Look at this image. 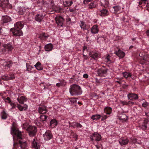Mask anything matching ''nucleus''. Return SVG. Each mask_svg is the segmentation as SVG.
Instances as JSON below:
<instances>
[{
    "label": "nucleus",
    "mask_w": 149,
    "mask_h": 149,
    "mask_svg": "<svg viewBox=\"0 0 149 149\" xmlns=\"http://www.w3.org/2000/svg\"><path fill=\"white\" fill-rule=\"evenodd\" d=\"M11 134L13 135V138L14 139L17 137L19 140L18 143L13 144L14 147L17 148L18 147L19 149H24L27 146L26 143L24 141L22 140V135L21 132L19 131L18 129L15 128H12L11 131Z\"/></svg>",
    "instance_id": "f257e3e1"
},
{
    "label": "nucleus",
    "mask_w": 149,
    "mask_h": 149,
    "mask_svg": "<svg viewBox=\"0 0 149 149\" xmlns=\"http://www.w3.org/2000/svg\"><path fill=\"white\" fill-rule=\"evenodd\" d=\"M69 90L70 93L72 96L80 95L82 92L80 86L76 84L71 85L70 86Z\"/></svg>",
    "instance_id": "f03ea898"
},
{
    "label": "nucleus",
    "mask_w": 149,
    "mask_h": 149,
    "mask_svg": "<svg viewBox=\"0 0 149 149\" xmlns=\"http://www.w3.org/2000/svg\"><path fill=\"white\" fill-rule=\"evenodd\" d=\"M2 47L3 48L2 49V51L3 53H10L13 48L12 45L10 43L3 44Z\"/></svg>",
    "instance_id": "7ed1b4c3"
},
{
    "label": "nucleus",
    "mask_w": 149,
    "mask_h": 149,
    "mask_svg": "<svg viewBox=\"0 0 149 149\" xmlns=\"http://www.w3.org/2000/svg\"><path fill=\"white\" fill-rule=\"evenodd\" d=\"M36 127L35 126H29L26 130L28 132L30 136L35 135L37 131Z\"/></svg>",
    "instance_id": "20e7f679"
},
{
    "label": "nucleus",
    "mask_w": 149,
    "mask_h": 149,
    "mask_svg": "<svg viewBox=\"0 0 149 149\" xmlns=\"http://www.w3.org/2000/svg\"><path fill=\"white\" fill-rule=\"evenodd\" d=\"M89 56L91 58V60L93 59L96 61L100 57V54L99 53L93 51L89 52Z\"/></svg>",
    "instance_id": "39448f33"
},
{
    "label": "nucleus",
    "mask_w": 149,
    "mask_h": 149,
    "mask_svg": "<svg viewBox=\"0 0 149 149\" xmlns=\"http://www.w3.org/2000/svg\"><path fill=\"white\" fill-rule=\"evenodd\" d=\"M0 7L2 8H11L12 7V5L8 3V0L4 1L0 0Z\"/></svg>",
    "instance_id": "423d86ee"
},
{
    "label": "nucleus",
    "mask_w": 149,
    "mask_h": 149,
    "mask_svg": "<svg viewBox=\"0 0 149 149\" xmlns=\"http://www.w3.org/2000/svg\"><path fill=\"white\" fill-rule=\"evenodd\" d=\"M10 31L12 32L13 34L16 36H20L23 35V33L21 29L17 28H12L10 29Z\"/></svg>",
    "instance_id": "0eeeda50"
},
{
    "label": "nucleus",
    "mask_w": 149,
    "mask_h": 149,
    "mask_svg": "<svg viewBox=\"0 0 149 149\" xmlns=\"http://www.w3.org/2000/svg\"><path fill=\"white\" fill-rule=\"evenodd\" d=\"M15 77L14 74H10L9 75H4L1 76V79L3 80L8 81L13 79Z\"/></svg>",
    "instance_id": "6e6552de"
},
{
    "label": "nucleus",
    "mask_w": 149,
    "mask_h": 149,
    "mask_svg": "<svg viewBox=\"0 0 149 149\" xmlns=\"http://www.w3.org/2000/svg\"><path fill=\"white\" fill-rule=\"evenodd\" d=\"M45 139L46 140H49L51 139L52 137V134L51 132L49 130H47L45 134H43Z\"/></svg>",
    "instance_id": "1a4fd4ad"
},
{
    "label": "nucleus",
    "mask_w": 149,
    "mask_h": 149,
    "mask_svg": "<svg viewBox=\"0 0 149 149\" xmlns=\"http://www.w3.org/2000/svg\"><path fill=\"white\" fill-rule=\"evenodd\" d=\"M107 69H101L98 70L97 72L99 76L101 77H106L107 75Z\"/></svg>",
    "instance_id": "9d476101"
},
{
    "label": "nucleus",
    "mask_w": 149,
    "mask_h": 149,
    "mask_svg": "<svg viewBox=\"0 0 149 149\" xmlns=\"http://www.w3.org/2000/svg\"><path fill=\"white\" fill-rule=\"evenodd\" d=\"M114 54L118 56L120 59L123 58L125 55V53L120 49H118V51H115Z\"/></svg>",
    "instance_id": "9b49d317"
},
{
    "label": "nucleus",
    "mask_w": 149,
    "mask_h": 149,
    "mask_svg": "<svg viewBox=\"0 0 149 149\" xmlns=\"http://www.w3.org/2000/svg\"><path fill=\"white\" fill-rule=\"evenodd\" d=\"M101 138V135L97 133H94L91 137V139L93 141H100Z\"/></svg>",
    "instance_id": "f8f14e48"
},
{
    "label": "nucleus",
    "mask_w": 149,
    "mask_h": 149,
    "mask_svg": "<svg viewBox=\"0 0 149 149\" xmlns=\"http://www.w3.org/2000/svg\"><path fill=\"white\" fill-rule=\"evenodd\" d=\"M31 146L34 149H39L40 148V145L38 142V141L35 139H33L31 144Z\"/></svg>",
    "instance_id": "ddd939ff"
},
{
    "label": "nucleus",
    "mask_w": 149,
    "mask_h": 149,
    "mask_svg": "<svg viewBox=\"0 0 149 149\" xmlns=\"http://www.w3.org/2000/svg\"><path fill=\"white\" fill-rule=\"evenodd\" d=\"M56 21L58 25L59 26H62L63 23V19L62 17L58 16L56 17Z\"/></svg>",
    "instance_id": "4468645a"
},
{
    "label": "nucleus",
    "mask_w": 149,
    "mask_h": 149,
    "mask_svg": "<svg viewBox=\"0 0 149 149\" xmlns=\"http://www.w3.org/2000/svg\"><path fill=\"white\" fill-rule=\"evenodd\" d=\"M149 120L147 119H145L143 120L142 125H141L139 126L140 128L143 130H145L147 129V125L148 123Z\"/></svg>",
    "instance_id": "2eb2a0df"
},
{
    "label": "nucleus",
    "mask_w": 149,
    "mask_h": 149,
    "mask_svg": "<svg viewBox=\"0 0 149 149\" xmlns=\"http://www.w3.org/2000/svg\"><path fill=\"white\" fill-rule=\"evenodd\" d=\"M127 96L128 99L131 100H136L138 98V95L135 93H130L128 94Z\"/></svg>",
    "instance_id": "dca6fc26"
},
{
    "label": "nucleus",
    "mask_w": 149,
    "mask_h": 149,
    "mask_svg": "<svg viewBox=\"0 0 149 149\" xmlns=\"http://www.w3.org/2000/svg\"><path fill=\"white\" fill-rule=\"evenodd\" d=\"M24 22H18L14 24V28L18 29H21L24 26Z\"/></svg>",
    "instance_id": "f3484780"
},
{
    "label": "nucleus",
    "mask_w": 149,
    "mask_h": 149,
    "mask_svg": "<svg viewBox=\"0 0 149 149\" xmlns=\"http://www.w3.org/2000/svg\"><path fill=\"white\" fill-rule=\"evenodd\" d=\"M119 143L121 146L126 145L128 144L129 140L128 139L121 138L119 140Z\"/></svg>",
    "instance_id": "a211bd4d"
},
{
    "label": "nucleus",
    "mask_w": 149,
    "mask_h": 149,
    "mask_svg": "<svg viewBox=\"0 0 149 149\" xmlns=\"http://www.w3.org/2000/svg\"><path fill=\"white\" fill-rule=\"evenodd\" d=\"M44 16L42 14H37L35 17V20L38 22H41L43 19Z\"/></svg>",
    "instance_id": "6ab92c4d"
},
{
    "label": "nucleus",
    "mask_w": 149,
    "mask_h": 149,
    "mask_svg": "<svg viewBox=\"0 0 149 149\" xmlns=\"http://www.w3.org/2000/svg\"><path fill=\"white\" fill-rule=\"evenodd\" d=\"M99 31L98 26L95 24L91 28V32L93 34H95L98 32Z\"/></svg>",
    "instance_id": "aec40b11"
},
{
    "label": "nucleus",
    "mask_w": 149,
    "mask_h": 149,
    "mask_svg": "<svg viewBox=\"0 0 149 149\" xmlns=\"http://www.w3.org/2000/svg\"><path fill=\"white\" fill-rule=\"evenodd\" d=\"M38 110L39 113L42 114L45 113L47 111L46 107L44 106L39 107Z\"/></svg>",
    "instance_id": "412c9836"
},
{
    "label": "nucleus",
    "mask_w": 149,
    "mask_h": 149,
    "mask_svg": "<svg viewBox=\"0 0 149 149\" xmlns=\"http://www.w3.org/2000/svg\"><path fill=\"white\" fill-rule=\"evenodd\" d=\"M11 21V18L8 16H3L2 17V21L3 23H7L10 22Z\"/></svg>",
    "instance_id": "4be33fe9"
},
{
    "label": "nucleus",
    "mask_w": 149,
    "mask_h": 149,
    "mask_svg": "<svg viewBox=\"0 0 149 149\" xmlns=\"http://www.w3.org/2000/svg\"><path fill=\"white\" fill-rule=\"evenodd\" d=\"M49 36V35L47 34L42 33L40 35L39 38L41 40H46Z\"/></svg>",
    "instance_id": "5701e85b"
},
{
    "label": "nucleus",
    "mask_w": 149,
    "mask_h": 149,
    "mask_svg": "<svg viewBox=\"0 0 149 149\" xmlns=\"http://www.w3.org/2000/svg\"><path fill=\"white\" fill-rule=\"evenodd\" d=\"M100 16L104 17L107 16L109 14V12L108 10L106 9H102L100 11Z\"/></svg>",
    "instance_id": "b1692460"
},
{
    "label": "nucleus",
    "mask_w": 149,
    "mask_h": 149,
    "mask_svg": "<svg viewBox=\"0 0 149 149\" xmlns=\"http://www.w3.org/2000/svg\"><path fill=\"white\" fill-rule=\"evenodd\" d=\"M112 9L114 10V11L112 12V13L116 14L120 11L121 7L119 6H114L111 8V10Z\"/></svg>",
    "instance_id": "393cba45"
},
{
    "label": "nucleus",
    "mask_w": 149,
    "mask_h": 149,
    "mask_svg": "<svg viewBox=\"0 0 149 149\" xmlns=\"http://www.w3.org/2000/svg\"><path fill=\"white\" fill-rule=\"evenodd\" d=\"M53 45L51 44H48L46 45L45 47V49L46 51H50L52 50L53 48Z\"/></svg>",
    "instance_id": "a878e982"
},
{
    "label": "nucleus",
    "mask_w": 149,
    "mask_h": 149,
    "mask_svg": "<svg viewBox=\"0 0 149 149\" xmlns=\"http://www.w3.org/2000/svg\"><path fill=\"white\" fill-rule=\"evenodd\" d=\"M80 26L81 28L84 31L87 29L88 26L84 22L82 21H80Z\"/></svg>",
    "instance_id": "bb28decb"
},
{
    "label": "nucleus",
    "mask_w": 149,
    "mask_h": 149,
    "mask_svg": "<svg viewBox=\"0 0 149 149\" xmlns=\"http://www.w3.org/2000/svg\"><path fill=\"white\" fill-rule=\"evenodd\" d=\"M72 0H63V3L65 6H70L72 4Z\"/></svg>",
    "instance_id": "cd10ccee"
},
{
    "label": "nucleus",
    "mask_w": 149,
    "mask_h": 149,
    "mask_svg": "<svg viewBox=\"0 0 149 149\" xmlns=\"http://www.w3.org/2000/svg\"><path fill=\"white\" fill-rule=\"evenodd\" d=\"M100 3L101 5L105 8L107 7L109 3L107 0H100Z\"/></svg>",
    "instance_id": "c85d7f7f"
},
{
    "label": "nucleus",
    "mask_w": 149,
    "mask_h": 149,
    "mask_svg": "<svg viewBox=\"0 0 149 149\" xmlns=\"http://www.w3.org/2000/svg\"><path fill=\"white\" fill-rule=\"evenodd\" d=\"M57 125V121L55 119L52 120L50 122V126L52 128H54Z\"/></svg>",
    "instance_id": "c756f323"
},
{
    "label": "nucleus",
    "mask_w": 149,
    "mask_h": 149,
    "mask_svg": "<svg viewBox=\"0 0 149 149\" xmlns=\"http://www.w3.org/2000/svg\"><path fill=\"white\" fill-rule=\"evenodd\" d=\"M17 100L19 103L22 104H24V102L26 101L25 97L23 96L18 97Z\"/></svg>",
    "instance_id": "7c9ffc66"
},
{
    "label": "nucleus",
    "mask_w": 149,
    "mask_h": 149,
    "mask_svg": "<svg viewBox=\"0 0 149 149\" xmlns=\"http://www.w3.org/2000/svg\"><path fill=\"white\" fill-rule=\"evenodd\" d=\"M104 111L106 114L109 115L111 113L112 109L110 107H107L104 108Z\"/></svg>",
    "instance_id": "2f4dec72"
},
{
    "label": "nucleus",
    "mask_w": 149,
    "mask_h": 149,
    "mask_svg": "<svg viewBox=\"0 0 149 149\" xmlns=\"http://www.w3.org/2000/svg\"><path fill=\"white\" fill-rule=\"evenodd\" d=\"M34 66L38 70H41L43 69L41 64L40 62H38L36 64L34 65Z\"/></svg>",
    "instance_id": "473e14b6"
},
{
    "label": "nucleus",
    "mask_w": 149,
    "mask_h": 149,
    "mask_svg": "<svg viewBox=\"0 0 149 149\" xmlns=\"http://www.w3.org/2000/svg\"><path fill=\"white\" fill-rule=\"evenodd\" d=\"M119 119L123 120H125L127 119V116L124 113H122L119 115Z\"/></svg>",
    "instance_id": "72a5a7b5"
},
{
    "label": "nucleus",
    "mask_w": 149,
    "mask_h": 149,
    "mask_svg": "<svg viewBox=\"0 0 149 149\" xmlns=\"http://www.w3.org/2000/svg\"><path fill=\"white\" fill-rule=\"evenodd\" d=\"M97 3V1H95L91 2L88 5L89 8L90 9H92L95 8L96 7Z\"/></svg>",
    "instance_id": "f704fd0d"
},
{
    "label": "nucleus",
    "mask_w": 149,
    "mask_h": 149,
    "mask_svg": "<svg viewBox=\"0 0 149 149\" xmlns=\"http://www.w3.org/2000/svg\"><path fill=\"white\" fill-rule=\"evenodd\" d=\"M101 117V116L99 114H96L92 115L91 117V119L93 120H98Z\"/></svg>",
    "instance_id": "c9c22d12"
},
{
    "label": "nucleus",
    "mask_w": 149,
    "mask_h": 149,
    "mask_svg": "<svg viewBox=\"0 0 149 149\" xmlns=\"http://www.w3.org/2000/svg\"><path fill=\"white\" fill-rule=\"evenodd\" d=\"M1 118L3 119H7V114L6 112V111L4 110H3L2 112L1 113Z\"/></svg>",
    "instance_id": "e433bc0d"
},
{
    "label": "nucleus",
    "mask_w": 149,
    "mask_h": 149,
    "mask_svg": "<svg viewBox=\"0 0 149 149\" xmlns=\"http://www.w3.org/2000/svg\"><path fill=\"white\" fill-rule=\"evenodd\" d=\"M12 62L10 61H6L4 63V65L5 68H9L12 65Z\"/></svg>",
    "instance_id": "4c0bfd02"
},
{
    "label": "nucleus",
    "mask_w": 149,
    "mask_h": 149,
    "mask_svg": "<svg viewBox=\"0 0 149 149\" xmlns=\"http://www.w3.org/2000/svg\"><path fill=\"white\" fill-rule=\"evenodd\" d=\"M47 116L45 115H41L40 117V120L42 122H47Z\"/></svg>",
    "instance_id": "58836bf2"
},
{
    "label": "nucleus",
    "mask_w": 149,
    "mask_h": 149,
    "mask_svg": "<svg viewBox=\"0 0 149 149\" xmlns=\"http://www.w3.org/2000/svg\"><path fill=\"white\" fill-rule=\"evenodd\" d=\"M124 77L126 78H128L131 77L132 75L130 73L125 72L123 73Z\"/></svg>",
    "instance_id": "ea45409f"
},
{
    "label": "nucleus",
    "mask_w": 149,
    "mask_h": 149,
    "mask_svg": "<svg viewBox=\"0 0 149 149\" xmlns=\"http://www.w3.org/2000/svg\"><path fill=\"white\" fill-rule=\"evenodd\" d=\"M17 107L19 110L21 111H22L23 110H25L27 109V106H26L25 107H22L20 105L18 104Z\"/></svg>",
    "instance_id": "a19ab883"
},
{
    "label": "nucleus",
    "mask_w": 149,
    "mask_h": 149,
    "mask_svg": "<svg viewBox=\"0 0 149 149\" xmlns=\"http://www.w3.org/2000/svg\"><path fill=\"white\" fill-rule=\"evenodd\" d=\"M25 9L22 8H20L18 11V13L20 15H23L24 13Z\"/></svg>",
    "instance_id": "79ce46f5"
},
{
    "label": "nucleus",
    "mask_w": 149,
    "mask_h": 149,
    "mask_svg": "<svg viewBox=\"0 0 149 149\" xmlns=\"http://www.w3.org/2000/svg\"><path fill=\"white\" fill-rule=\"evenodd\" d=\"M68 123L69 124V127H71L73 128H75L76 127L77 123L73 122L71 123L70 122Z\"/></svg>",
    "instance_id": "37998d69"
},
{
    "label": "nucleus",
    "mask_w": 149,
    "mask_h": 149,
    "mask_svg": "<svg viewBox=\"0 0 149 149\" xmlns=\"http://www.w3.org/2000/svg\"><path fill=\"white\" fill-rule=\"evenodd\" d=\"M65 85V82L63 81H60V83H58L56 84V86L58 87L64 86Z\"/></svg>",
    "instance_id": "c03bdc74"
},
{
    "label": "nucleus",
    "mask_w": 149,
    "mask_h": 149,
    "mask_svg": "<svg viewBox=\"0 0 149 149\" xmlns=\"http://www.w3.org/2000/svg\"><path fill=\"white\" fill-rule=\"evenodd\" d=\"M5 101L6 102H8L10 103L11 106H12V105L13 104V103H11V101L10 100V98L9 97H7L5 99Z\"/></svg>",
    "instance_id": "a18cd8bd"
},
{
    "label": "nucleus",
    "mask_w": 149,
    "mask_h": 149,
    "mask_svg": "<svg viewBox=\"0 0 149 149\" xmlns=\"http://www.w3.org/2000/svg\"><path fill=\"white\" fill-rule=\"evenodd\" d=\"M87 49L86 47L85 46L83 48V54L84 56H86V55L87 54L86 53L87 52Z\"/></svg>",
    "instance_id": "49530a36"
},
{
    "label": "nucleus",
    "mask_w": 149,
    "mask_h": 149,
    "mask_svg": "<svg viewBox=\"0 0 149 149\" xmlns=\"http://www.w3.org/2000/svg\"><path fill=\"white\" fill-rule=\"evenodd\" d=\"M7 30V29L5 28H2L1 30V34H6Z\"/></svg>",
    "instance_id": "de8ad7c7"
},
{
    "label": "nucleus",
    "mask_w": 149,
    "mask_h": 149,
    "mask_svg": "<svg viewBox=\"0 0 149 149\" xmlns=\"http://www.w3.org/2000/svg\"><path fill=\"white\" fill-rule=\"evenodd\" d=\"M28 123L24 124L23 125L22 127L23 129H25L26 130L27 128L29 126Z\"/></svg>",
    "instance_id": "09e8293b"
},
{
    "label": "nucleus",
    "mask_w": 149,
    "mask_h": 149,
    "mask_svg": "<svg viewBox=\"0 0 149 149\" xmlns=\"http://www.w3.org/2000/svg\"><path fill=\"white\" fill-rule=\"evenodd\" d=\"M147 1V0H141V1L139 2V5H141L142 4H144L146 3Z\"/></svg>",
    "instance_id": "8fccbe9b"
},
{
    "label": "nucleus",
    "mask_w": 149,
    "mask_h": 149,
    "mask_svg": "<svg viewBox=\"0 0 149 149\" xmlns=\"http://www.w3.org/2000/svg\"><path fill=\"white\" fill-rule=\"evenodd\" d=\"M70 102L72 104H74L77 102L76 99L75 98H72L70 99Z\"/></svg>",
    "instance_id": "3c124183"
},
{
    "label": "nucleus",
    "mask_w": 149,
    "mask_h": 149,
    "mask_svg": "<svg viewBox=\"0 0 149 149\" xmlns=\"http://www.w3.org/2000/svg\"><path fill=\"white\" fill-rule=\"evenodd\" d=\"M102 117L101 120H104L107 118L108 117L106 115H103L102 116H101Z\"/></svg>",
    "instance_id": "603ef678"
},
{
    "label": "nucleus",
    "mask_w": 149,
    "mask_h": 149,
    "mask_svg": "<svg viewBox=\"0 0 149 149\" xmlns=\"http://www.w3.org/2000/svg\"><path fill=\"white\" fill-rule=\"evenodd\" d=\"M132 141L134 143H137L139 144H140L141 143V142H137V139L135 138H133L132 139Z\"/></svg>",
    "instance_id": "864d4df0"
},
{
    "label": "nucleus",
    "mask_w": 149,
    "mask_h": 149,
    "mask_svg": "<svg viewBox=\"0 0 149 149\" xmlns=\"http://www.w3.org/2000/svg\"><path fill=\"white\" fill-rule=\"evenodd\" d=\"M149 105L148 103L146 102H144L142 104V106L144 107H147Z\"/></svg>",
    "instance_id": "5fc2aeb1"
},
{
    "label": "nucleus",
    "mask_w": 149,
    "mask_h": 149,
    "mask_svg": "<svg viewBox=\"0 0 149 149\" xmlns=\"http://www.w3.org/2000/svg\"><path fill=\"white\" fill-rule=\"evenodd\" d=\"M120 102L123 105H128V102L125 101H120Z\"/></svg>",
    "instance_id": "6e6d98bb"
},
{
    "label": "nucleus",
    "mask_w": 149,
    "mask_h": 149,
    "mask_svg": "<svg viewBox=\"0 0 149 149\" xmlns=\"http://www.w3.org/2000/svg\"><path fill=\"white\" fill-rule=\"evenodd\" d=\"M82 127V126L80 123H77L76 127L78 128H81Z\"/></svg>",
    "instance_id": "4d7b16f0"
},
{
    "label": "nucleus",
    "mask_w": 149,
    "mask_h": 149,
    "mask_svg": "<svg viewBox=\"0 0 149 149\" xmlns=\"http://www.w3.org/2000/svg\"><path fill=\"white\" fill-rule=\"evenodd\" d=\"M105 60L107 62H109L110 61V57L109 55L107 56L105 58Z\"/></svg>",
    "instance_id": "13d9d810"
},
{
    "label": "nucleus",
    "mask_w": 149,
    "mask_h": 149,
    "mask_svg": "<svg viewBox=\"0 0 149 149\" xmlns=\"http://www.w3.org/2000/svg\"><path fill=\"white\" fill-rule=\"evenodd\" d=\"M92 0H84L83 3L85 4H87Z\"/></svg>",
    "instance_id": "bf43d9fd"
},
{
    "label": "nucleus",
    "mask_w": 149,
    "mask_h": 149,
    "mask_svg": "<svg viewBox=\"0 0 149 149\" xmlns=\"http://www.w3.org/2000/svg\"><path fill=\"white\" fill-rule=\"evenodd\" d=\"M134 104V102H132L129 101L128 102V105L129 106L132 105Z\"/></svg>",
    "instance_id": "052dcab7"
},
{
    "label": "nucleus",
    "mask_w": 149,
    "mask_h": 149,
    "mask_svg": "<svg viewBox=\"0 0 149 149\" xmlns=\"http://www.w3.org/2000/svg\"><path fill=\"white\" fill-rule=\"evenodd\" d=\"M88 76L87 74H84L83 75V77L85 78H88Z\"/></svg>",
    "instance_id": "680f3d73"
},
{
    "label": "nucleus",
    "mask_w": 149,
    "mask_h": 149,
    "mask_svg": "<svg viewBox=\"0 0 149 149\" xmlns=\"http://www.w3.org/2000/svg\"><path fill=\"white\" fill-rule=\"evenodd\" d=\"M146 34L148 36H149V30L146 31Z\"/></svg>",
    "instance_id": "e2e57ef3"
},
{
    "label": "nucleus",
    "mask_w": 149,
    "mask_h": 149,
    "mask_svg": "<svg viewBox=\"0 0 149 149\" xmlns=\"http://www.w3.org/2000/svg\"><path fill=\"white\" fill-rule=\"evenodd\" d=\"M145 114L146 116L149 117V112L146 113Z\"/></svg>",
    "instance_id": "0e129e2a"
},
{
    "label": "nucleus",
    "mask_w": 149,
    "mask_h": 149,
    "mask_svg": "<svg viewBox=\"0 0 149 149\" xmlns=\"http://www.w3.org/2000/svg\"><path fill=\"white\" fill-rule=\"evenodd\" d=\"M116 82H117L119 84H120L121 83V82L120 81H116Z\"/></svg>",
    "instance_id": "69168bd1"
},
{
    "label": "nucleus",
    "mask_w": 149,
    "mask_h": 149,
    "mask_svg": "<svg viewBox=\"0 0 149 149\" xmlns=\"http://www.w3.org/2000/svg\"><path fill=\"white\" fill-rule=\"evenodd\" d=\"M1 29H2V27L0 26V34H1Z\"/></svg>",
    "instance_id": "338daca9"
},
{
    "label": "nucleus",
    "mask_w": 149,
    "mask_h": 149,
    "mask_svg": "<svg viewBox=\"0 0 149 149\" xmlns=\"http://www.w3.org/2000/svg\"><path fill=\"white\" fill-rule=\"evenodd\" d=\"M133 47V46L131 45L130 46L129 48H130V49H131Z\"/></svg>",
    "instance_id": "774afa93"
}]
</instances>
